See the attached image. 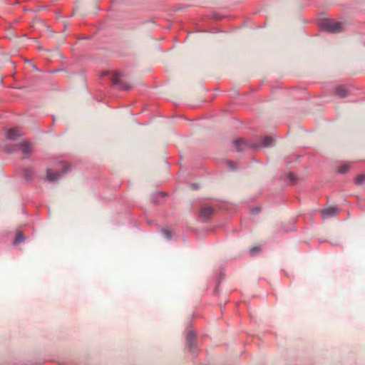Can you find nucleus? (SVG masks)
<instances>
[{
    "mask_svg": "<svg viewBox=\"0 0 365 365\" xmlns=\"http://www.w3.org/2000/svg\"><path fill=\"white\" fill-rule=\"evenodd\" d=\"M318 26L321 31L329 34H339L344 31V25L342 22L330 18L321 19Z\"/></svg>",
    "mask_w": 365,
    "mask_h": 365,
    "instance_id": "1",
    "label": "nucleus"
},
{
    "mask_svg": "<svg viewBox=\"0 0 365 365\" xmlns=\"http://www.w3.org/2000/svg\"><path fill=\"white\" fill-rule=\"evenodd\" d=\"M56 165L61 166V170L59 172H54L51 168H47L46 170V180L49 182H54L59 180L63 175L71 171V165L66 160H58L56 162Z\"/></svg>",
    "mask_w": 365,
    "mask_h": 365,
    "instance_id": "2",
    "label": "nucleus"
},
{
    "mask_svg": "<svg viewBox=\"0 0 365 365\" xmlns=\"http://www.w3.org/2000/svg\"><path fill=\"white\" fill-rule=\"evenodd\" d=\"M233 145L235 146V150L239 153L243 152L246 149L256 150L261 148V145L259 143L254 140H246L242 138H240L234 140Z\"/></svg>",
    "mask_w": 365,
    "mask_h": 365,
    "instance_id": "3",
    "label": "nucleus"
},
{
    "mask_svg": "<svg viewBox=\"0 0 365 365\" xmlns=\"http://www.w3.org/2000/svg\"><path fill=\"white\" fill-rule=\"evenodd\" d=\"M334 96L345 98L351 95L350 86L346 84L336 85L332 92Z\"/></svg>",
    "mask_w": 365,
    "mask_h": 365,
    "instance_id": "4",
    "label": "nucleus"
},
{
    "mask_svg": "<svg viewBox=\"0 0 365 365\" xmlns=\"http://www.w3.org/2000/svg\"><path fill=\"white\" fill-rule=\"evenodd\" d=\"M122 75L120 72L115 71L113 73V77L111 78V81L113 86H115L120 91H128L130 88V86L122 80L120 79Z\"/></svg>",
    "mask_w": 365,
    "mask_h": 365,
    "instance_id": "5",
    "label": "nucleus"
},
{
    "mask_svg": "<svg viewBox=\"0 0 365 365\" xmlns=\"http://www.w3.org/2000/svg\"><path fill=\"white\" fill-rule=\"evenodd\" d=\"M168 195V194L166 192H154L151 196V202L154 205L160 204Z\"/></svg>",
    "mask_w": 365,
    "mask_h": 365,
    "instance_id": "6",
    "label": "nucleus"
},
{
    "mask_svg": "<svg viewBox=\"0 0 365 365\" xmlns=\"http://www.w3.org/2000/svg\"><path fill=\"white\" fill-rule=\"evenodd\" d=\"M19 149L21 150L23 153L26 155L25 158H29L32 153L31 144L27 141H23L19 143Z\"/></svg>",
    "mask_w": 365,
    "mask_h": 365,
    "instance_id": "7",
    "label": "nucleus"
},
{
    "mask_svg": "<svg viewBox=\"0 0 365 365\" xmlns=\"http://www.w3.org/2000/svg\"><path fill=\"white\" fill-rule=\"evenodd\" d=\"M294 224V222L293 220L289 221L288 224L282 223L279 227V232L287 233L291 231H296V228Z\"/></svg>",
    "mask_w": 365,
    "mask_h": 365,
    "instance_id": "8",
    "label": "nucleus"
},
{
    "mask_svg": "<svg viewBox=\"0 0 365 365\" xmlns=\"http://www.w3.org/2000/svg\"><path fill=\"white\" fill-rule=\"evenodd\" d=\"M339 208L337 207H328L322 210V215L323 218H328L334 217L336 215Z\"/></svg>",
    "mask_w": 365,
    "mask_h": 365,
    "instance_id": "9",
    "label": "nucleus"
},
{
    "mask_svg": "<svg viewBox=\"0 0 365 365\" xmlns=\"http://www.w3.org/2000/svg\"><path fill=\"white\" fill-rule=\"evenodd\" d=\"M262 142L259 143L261 148L274 147L276 144L274 139L270 135H265L261 138Z\"/></svg>",
    "mask_w": 365,
    "mask_h": 365,
    "instance_id": "10",
    "label": "nucleus"
},
{
    "mask_svg": "<svg viewBox=\"0 0 365 365\" xmlns=\"http://www.w3.org/2000/svg\"><path fill=\"white\" fill-rule=\"evenodd\" d=\"M215 209L211 206L202 207L200 210V216L208 219L213 215Z\"/></svg>",
    "mask_w": 365,
    "mask_h": 365,
    "instance_id": "11",
    "label": "nucleus"
},
{
    "mask_svg": "<svg viewBox=\"0 0 365 365\" xmlns=\"http://www.w3.org/2000/svg\"><path fill=\"white\" fill-rule=\"evenodd\" d=\"M23 176L26 184H29L34 178V170L33 168H24Z\"/></svg>",
    "mask_w": 365,
    "mask_h": 365,
    "instance_id": "12",
    "label": "nucleus"
},
{
    "mask_svg": "<svg viewBox=\"0 0 365 365\" xmlns=\"http://www.w3.org/2000/svg\"><path fill=\"white\" fill-rule=\"evenodd\" d=\"M195 334L193 331L190 330L187 334V343L190 351L195 347Z\"/></svg>",
    "mask_w": 365,
    "mask_h": 365,
    "instance_id": "13",
    "label": "nucleus"
},
{
    "mask_svg": "<svg viewBox=\"0 0 365 365\" xmlns=\"http://www.w3.org/2000/svg\"><path fill=\"white\" fill-rule=\"evenodd\" d=\"M3 150L7 154L14 153L17 152L19 150V144L5 145Z\"/></svg>",
    "mask_w": 365,
    "mask_h": 365,
    "instance_id": "14",
    "label": "nucleus"
},
{
    "mask_svg": "<svg viewBox=\"0 0 365 365\" xmlns=\"http://www.w3.org/2000/svg\"><path fill=\"white\" fill-rule=\"evenodd\" d=\"M25 239L26 237L24 232L21 230H18L16 233L13 244L14 245H17L21 242H24Z\"/></svg>",
    "mask_w": 365,
    "mask_h": 365,
    "instance_id": "15",
    "label": "nucleus"
},
{
    "mask_svg": "<svg viewBox=\"0 0 365 365\" xmlns=\"http://www.w3.org/2000/svg\"><path fill=\"white\" fill-rule=\"evenodd\" d=\"M21 135L16 133V130L14 128H11L7 130L6 137L8 139L11 140H15L17 138H19Z\"/></svg>",
    "mask_w": 365,
    "mask_h": 365,
    "instance_id": "16",
    "label": "nucleus"
},
{
    "mask_svg": "<svg viewBox=\"0 0 365 365\" xmlns=\"http://www.w3.org/2000/svg\"><path fill=\"white\" fill-rule=\"evenodd\" d=\"M354 183L356 185H365V174H359L354 180Z\"/></svg>",
    "mask_w": 365,
    "mask_h": 365,
    "instance_id": "17",
    "label": "nucleus"
},
{
    "mask_svg": "<svg viewBox=\"0 0 365 365\" xmlns=\"http://www.w3.org/2000/svg\"><path fill=\"white\" fill-rule=\"evenodd\" d=\"M160 232L163 235V237L168 240H171L173 235V232L171 230L167 228H162L160 230Z\"/></svg>",
    "mask_w": 365,
    "mask_h": 365,
    "instance_id": "18",
    "label": "nucleus"
},
{
    "mask_svg": "<svg viewBox=\"0 0 365 365\" xmlns=\"http://www.w3.org/2000/svg\"><path fill=\"white\" fill-rule=\"evenodd\" d=\"M350 168L349 163H344L337 168V173L339 174H345L350 170Z\"/></svg>",
    "mask_w": 365,
    "mask_h": 365,
    "instance_id": "19",
    "label": "nucleus"
},
{
    "mask_svg": "<svg viewBox=\"0 0 365 365\" xmlns=\"http://www.w3.org/2000/svg\"><path fill=\"white\" fill-rule=\"evenodd\" d=\"M225 277V274L224 272L221 271L220 272L218 278H217V285L214 289V291H213L214 294H217V291H218V287H219L220 284L224 280Z\"/></svg>",
    "mask_w": 365,
    "mask_h": 365,
    "instance_id": "20",
    "label": "nucleus"
},
{
    "mask_svg": "<svg viewBox=\"0 0 365 365\" xmlns=\"http://www.w3.org/2000/svg\"><path fill=\"white\" fill-rule=\"evenodd\" d=\"M287 178L291 182L292 185H294L298 180V178L293 172H289L287 174Z\"/></svg>",
    "mask_w": 365,
    "mask_h": 365,
    "instance_id": "21",
    "label": "nucleus"
},
{
    "mask_svg": "<svg viewBox=\"0 0 365 365\" xmlns=\"http://www.w3.org/2000/svg\"><path fill=\"white\" fill-rule=\"evenodd\" d=\"M226 163L227 166L232 170H236L237 169V163L231 160H227L226 161Z\"/></svg>",
    "mask_w": 365,
    "mask_h": 365,
    "instance_id": "22",
    "label": "nucleus"
},
{
    "mask_svg": "<svg viewBox=\"0 0 365 365\" xmlns=\"http://www.w3.org/2000/svg\"><path fill=\"white\" fill-rule=\"evenodd\" d=\"M261 251V247L259 246L253 247L250 250L251 256H255Z\"/></svg>",
    "mask_w": 365,
    "mask_h": 365,
    "instance_id": "23",
    "label": "nucleus"
},
{
    "mask_svg": "<svg viewBox=\"0 0 365 365\" xmlns=\"http://www.w3.org/2000/svg\"><path fill=\"white\" fill-rule=\"evenodd\" d=\"M189 186L190 187L192 190H197L200 189V186L198 183H195V182H192V183H190L189 184Z\"/></svg>",
    "mask_w": 365,
    "mask_h": 365,
    "instance_id": "24",
    "label": "nucleus"
},
{
    "mask_svg": "<svg viewBox=\"0 0 365 365\" xmlns=\"http://www.w3.org/2000/svg\"><path fill=\"white\" fill-rule=\"evenodd\" d=\"M212 16L215 20H221L223 18L222 15L217 14V12H212Z\"/></svg>",
    "mask_w": 365,
    "mask_h": 365,
    "instance_id": "25",
    "label": "nucleus"
},
{
    "mask_svg": "<svg viewBox=\"0 0 365 365\" xmlns=\"http://www.w3.org/2000/svg\"><path fill=\"white\" fill-rule=\"evenodd\" d=\"M260 210V207H255L252 209V213H257Z\"/></svg>",
    "mask_w": 365,
    "mask_h": 365,
    "instance_id": "26",
    "label": "nucleus"
},
{
    "mask_svg": "<svg viewBox=\"0 0 365 365\" xmlns=\"http://www.w3.org/2000/svg\"><path fill=\"white\" fill-rule=\"evenodd\" d=\"M11 88H16V89H19V90H23V89H25L27 88V86H18V87H13V86H11Z\"/></svg>",
    "mask_w": 365,
    "mask_h": 365,
    "instance_id": "27",
    "label": "nucleus"
},
{
    "mask_svg": "<svg viewBox=\"0 0 365 365\" xmlns=\"http://www.w3.org/2000/svg\"><path fill=\"white\" fill-rule=\"evenodd\" d=\"M32 66L33 69H34L35 71H38V72H41V70H40V69L36 66V65H35V64H32V66Z\"/></svg>",
    "mask_w": 365,
    "mask_h": 365,
    "instance_id": "28",
    "label": "nucleus"
},
{
    "mask_svg": "<svg viewBox=\"0 0 365 365\" xmlns=\"http://www.w3.org/2000/svg\"><path fill=\"white\" fill-rule=\"evenodd\" d=\"M292 161H293L292 159H289L288 160V158H287V159H286L285 163H286V164L289 165L291 163H292Z\"/></svg>",
    "mask_w": 365,
    "mask_h": 365,
    "instance_id": "29",
    "label": "nucleus"
},
{
    "mask_svg": "<svg viewBox=\"0 0 365 365\" xmlns=\"http://www.w3.org/2000/svg\"><path fill=\"white\" fill-rule=\"evenodd\" d=\"M108 74V71H103L102 73H101V77H103V76H106Z\"/></svg>",
    "mask_w": 365,
    "mask_h": 365,
    "instance_id": "30",
    "label": "nucleus"
},
{
    "mask_svg": "<svg viewBox=\"0 0 365 365\" xmlns=\"http://www.w3.org/2000/svg\"><path fill=\"white\" fill-rule=\"evenodd\" d=\"M294 159H295L296 160H297L298 159H299V158H300L301 156H300V155H294Z\"/></svg>",
    "mask_w": 365,
    "mask_h": 365,
    "instance_id": "31",
    "label": "nucleus"
},
{
    "mask_svg": "<svg viewBox=\"0 0 365 365\" xmlns=\"http://www.w3.org/2000/svg\"><path fill=\"white\" fill-rule=\"evenodd\" d=\"M31 60H29V59H25V62H26V63H29V62H31Z\"/></svg>",
    "mask_w": 365,
    "mask_h": 365,
    "instance_id": "32",
    "label": "nucleus"
},
{
    "mask_svg": "<svg viewBox=\"0 0 365 365\" xmlns=\"http://www.w3.org/2000/svg\"><path fill=\"white\" fill-rule=\"evenodd\" d=\"M85 39H89V37L85 36Z\"/></svg>",
    "mask_w": 365,
    "mask_h": 365,
    "instance_id": "33",
    "label": "nucleus"
},
{
    "mask_svg": "<svg viewBox=\"0 0 365 365\" xmlns=\"http://www.w3.org/2000/svg\"><path fill=\"white\" fill-rule=\"evenodd\" d=\"M218 90H219V88H215V91H218Z\"/></svg>",
    "mask_w": 365,
    "mask_h": 365,
    "instance_id": "34",
    "label": "nucleus"
}]
</instances>
